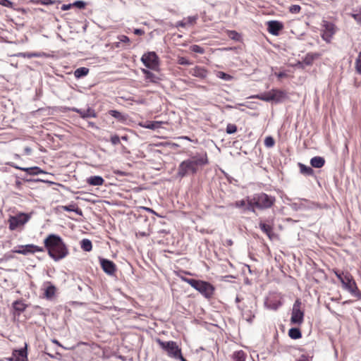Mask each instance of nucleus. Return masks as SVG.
<instances>
[{
  "instance_id": "obj_9",
  "label": "nucleus",
  "mask_w": 361,
  "mask_h": 361,
  "mask_svg": "<svg viewBox=\"0 0 361 361\" xmlns=\"http://www.w3.org/2000/svg\"><path fill=\"white\" fill-rule=\"evenodd\" d=\"M22 249L20 250H13L12 252L15 253H18L21 255H26L27 254H33L37 252H44V247H39L37 245L33 244H28L25 245L20 246Z\"/></svg>"
},
{
  "instance_id": "obj_55",
  "label": "nucleus",
  "mask_w": 361,
  "mask_h": 361,
  "mask_svg": "<svg viewBox=\"0 0 361 361\" xmlns=\"http://www.w3.org/2000/svg\"><path fill=\"white\" fill-rule=\"evenodd\" d=\"M197 19V16H188L187 18V22H185L186 25L187 24L192 25V24L195 23Z\"/></svg>"
},
{
  "instance_id": "obj_47",
  "label": "nucleus",
  "mask_w": 361,
  "mask_h": 361,
  "mask_svg": "<svg viewBox=\"0 0 361 361\" xmlns=\"http://www.w3.org/2000/svg\"><path fill=\"white\" fill-rule=\"evenodd\" d=\"M246 200H241L239 201H236L234 202L233 206L237 208H243V210L245 211Z\"/></svg>"
},
{
  "instance_id": "obj_32",
  "label": "nucleus",
  "mask_w": 361,
  "mask_h": 361,
  "mask_svg": "<svg viewBox=\"0 0 361 361\" xmlns=\"http://www.w3.org/2000/svg\"><path fill=\"white\" fill-rule=\"evenodd\" d=\"M255 208L257 207L253 203V196L251 198L247 197L246 200L245 211L255 212Z\"/></svg>"
},
{
  "instance_id": "obj_14",
  "label": "nucleus",
  "mask_w": 361,
  "mask_h": 361,
  "mask_svg": "<svg viewBox=\"0 0 361 361\" xmlns=\"http://www.w3.org/2000/svg\"><path fill=\"white\" fill-rule=\"evenodd\" d=\"M9 165L11 166L12 167L17 169H20L21 171H25L27 175H30V176H35V175H38L40 173L47 174V172L44 171L38 166H32V167H27V168L20 167V166L14 164L13 163L9 164Z\"/></svg>"
},
{
  "instance_id": "obj_3",
  "label": "nucleus",
  "mask_w": 361,
  "mask_h": 361,
  "mask_svg": "<svg viewBox=\"0 0 361 361\" xmlns=\"http://www.w3.org/2000/svg\"><path fill=\"white\" fill-rule=\"evenodd\" d=\"M193 288L200 293L205 298L211 299L215 291V287L210 283L195 279L183 278Z\"/></svg>"
},
{
  "instance_id": "obj_62",
  "label": "nucleus",
  "mask_w": 361,
  "mask_h": 361,
  "mask_svg": "<svg viewBox=\"0 0 361 361\" xmlns=\"http://www.w3.org/2000/svg\"><path fill=\"white\" fill-rule=\"evenodd\" d=\"M114 173L115 174L119 175V176H125L126 173L119 170H115L114 171Z\"/></svg>"
},
{
  "instance_id": "obj_50",
  "label": "nucleus",
  "mask_w": 361,
  "mask_h": 361,
  "mask_svg": "<svg viewBox=\"0 0 361 361\" xmlns=\"http://www.w3.org/2000/svg\"><path fill=\"white\" fill-rule=\"evenodd\" d=\"M334 273L341 283L344 279L345 273L338 270H334Z\"/></svg>"
},
{
  "instance_id": "obj_44",
  "label": "nucleus",
  "mask_w": 361,
  "mask_h": 361,
  "mask_svg": "<svg viewBox=\"0 0 361 361\" xmlns=\"http://www.w3.org/2000/svg\"><path fill=\"white\" fill-rule=\"evenodd\" d=\"M228 36L235 41H240L241 37L240 35L235 30L230 31Z\"/></svg>"
},
{
  "instance_id": "obj_12",
  "label": "nucleus",
  "mask_w": 361,
  "mask_h": 361,
  "mask_svg": "<svg viewBox=\"0 0 361 361\" xmlns=\"http://www.w3.org/2000/svg\"><path fill=\"white\" fill-rule=\"evenodd\" d=\"M10 361H27V353L26 346L24 348L14 350L11 357L8 359Z\"/></svg>"
},
{
  "instance_id": "obj_51",
  "label": "nucleus",
  "mask_w": 361,
  "mask_h": 361,
  "mask_svg": "<svg viewBox=\"0 0 361 361\" xmlns=\"http://www.w3.org/2000/svg\"><path fill=\"white\" fill-rule=\"evenodd\" d=\"M178 63L180 65L188 66L190 65L191 63L188 59H187L185 57H179L178 59Z\"/></svg>"
},
{
  "instance_id": "obj_37",
  "label": "nucleus",
  "mask_w": 361,
  "mask_h": 361,
  "mask_svg": "<svg viewBox=\"0 0 361 361\" xmlns=\"http://www.w3.org/2000/svg\"><path fill=\"white\" fill-rule=\"evenodd\" d=\"M355 70L358 74L361 75V51L355 60Z\"/></svg>"
},
{
  "instance_id": "obj_26",
  "label": "nucleus",
  "mask_w": 361,
  "mask_h": 361,
  "mask_svg": "<svg viewBox=\"0 0 361 361\" xmlns=\"http://www.w3.org/2000/svg\"><path fill=\"white\" fill-rule=\"evenodd\" d=\"M80 115L82 118H89L97 117V114H96L95 111L90 107H89L86 110L82 109L81 112H80Z\"/></svg>"
},
{
  "instance_id": "obj_31",
  "label": "nucleus",
  "mask_w": 361,
  "mask_h": 361,
  "mask_svg": "<svg viewBox=\"0 0 361 361\" xmlns=\"http://www.w3.org/2000/svg\"><path fill=\"white\" fill-rule=\"evenodd\" d=\"M81 248L85 252H90L92 249V244L90 240L85 238L80 242Z\"/></svg>"
},
{
  "instance_id": "obj_35",
  "label": "nucleus",
  "mask_w": 361,
  "mask_h": 361,
  "mask_svg": "<svg viewBox=\"0 0 361 361\" xmlns=\"http://www.w3.org/2000/svg\"><path fill=\"white\" fill-rule=\"evenodd\" d=\"M216 75L217 78L225 81H231L233 79V77L232 75L223 71H217Z\"/></svg>"
},
{
  "instance_id": "obj_46",
  "label": "nucleus",
  "mask_w": 361,
  "mask_h": 361,
  "mask_svg": "<svg viewBox=\"0 0 361 361\" xmlns=\"http://www.w3.org/2000/svg\"><path fill=\"white\" fill-rule=\"evenodd\" d=\"M351 16L361 25V10L354 12L351 14Z\"/></svg>"
},
{
  "instance_id": "obj_28",
  "label": "nucleus",
  "mask_w": 361,
  "mask_h": 361,
  "mask_svg": "<svg viewBox=\"0 0 361 361\" xmlns=\"http://www.w3.org/2000/svg\"><path fill=\"white\" fill-rule=\"evenodd\" d=\"M300 173L305 176H313L314 172L312 167L307 166L303 164H298Z\"/></svg>"
},
{
  "instance_id": "obj_54",
  "label": "nucleus",
  "mask_w": 361,
  "mask_h": 361,
  "mask_svg": "<svg viewBox=\"0 0 361 361\" xmlns=\"http://www.w3.org/2000/svg\"><path fill=\"white\" fill-rule=\"evenodd\" d=\"M37 2L42 5H51L54 4L56 1L54 0H37Z\"/></svg>"
},
{
  "instance_id": "obj_25",
  "label": "nucleus",
  "mask_w": 361,
  "mask_h": 361,
  "mask_svg": "<svg viewBox=\"0 0 361 361\" xmlns=\"http://www.w3.org/2000/svg\"><path fill=\"white\" fill-rule=\"evenodd\" d=\"M288 336L290 338L297 340L302 338V332L299 328L293 327L289 329Z\"/></svg>"
},
{
  "instance_id": "obj_43",
  "label": "nucleus",
  "mask_w": 361,
  "mask_h": 361,
  "mask_svg": "<svg viewBox=\"0 0 361 361\" xmlns=\"http://www.w3.org/2000/svg\"><path fill=\"white\" fill-rule=\"evenodd\" d=\"M86 2L82 0L75 1L72 4L73 6L79 9H84L86 6Z\"/></svg>"
},
{
  "instance_id": "obj_2",
  "label": "nucleus",
  "mask_w": 361,
  "mask_h": 361,
  "mask_svg": "<svg viewBox=\"0 0 361 361\" xmlns=\"http://www.w3.org/2000/svg\"><path fill=\"white\" fill-rule=\"evenodd\" d=\"M208 163L207 154L204 155L193 156L190 159L183 161L178 166L177 176L183 178L190 173L195 174L197 173L198 166H202Z\"/></svg>"
},
{
  "instance_id": "obj_30",
  "label": "nucleus",
  "mask_w": 361,
  "mask_h": 361,
  "mask_svg": "<svg viewBox=\"0 0 361 361\" xmlns=\"http://www.w3.org/2000/svg\"><path fill=\"white\" fill-rule=\"evenodd\" d=\"M88 73H89V68H87L86 67H80V68H77L74 71V76L76 78H80L84 76H86L88 74Z\"/></svg>"
},
{
  "instance_id": "obj_34",
  "label": "nucleus",
  "mask_w": 361,
  "mask_h": 361,
  "mask_svg": "<svg viewBox=\"0 0 361 361\" xmlns=\"http://www.w3.org/2000/svg\"><path fill=\"white\" fill-rule=\"evenodd\" d=\"M142 73L145 74V78L151 82H155L158 79L157 77L151 71L147 69H142Z\"/></svg>"
},
{
  "instance_id": "obj_20",
  "label": "nucleus",
  "mask_w": 361,
  "mask_h": 361,
  "mask_svg": "<svg viewBox=\"0 0 361 361\" xmlns=\"http://www.w3.org/2000/svg\"><path fill=\"white\" fill-rule=\"evenodd\" d=\"M310 164L312 167L320 169L325 164V159L322 157H314L310 159Z\"/></svg>"
},
{
  "instance_id": "obj_45",
  "label": "nucleus",
  "mask_w": 361,
  "mask_h": 361,
  "mask_svg": "<svg viewBox=\"0 0 361 361\" xmlns=\"http://www.w3.org/2000/svg\"><path fill=\"white\" fill-rule=\"evenodd\" d=\"M23 180L25 182H28V183H37V182H44V183H53L52 182H50V181H47V180H42V179H39V178H23Z\"/></svg>"
},
{
  "instance_id": "obj_24",
  "label": "nucleus",
  "mask_w": 361,
  "mask_h": 361,
  "mask_svg": "<svg viewBox=\"0 0 361 361\" xmlns=\"http://www.w3.org/2000/svg\"><path fill=\"white\" fill-rule=\"evenodd\" d=\"M252 97L253 98L259 99L260 100H262V101H264V102H273V97H272L271 91V90L269 91V92H264V93H261V94L255 95Z\"/></svg>"
},
{
  "instance_id": "obj_39",
  "label": "nucleus",
  "mask_w": 361,
  "mask_h": 361,
  "mask_svg": "<svg viewBox=\"0 0 361 361\" xmlns=\"http://www.w3.org/2000/svg\"><path fill=\"white\" fill-rule=\"evenodd\" d=\"M17 56H22V57H27V58H29V59H31V58H33V57H39L40 56V54L39 53H29V52H26V53H18V54H16Z\"/></svg>"
},
{
  "instance_id": "obj_6",
  "label": "nucleus",
  "mask_w": 361,
  "mask_h": 361,
  "mask_svg": "<svg viewBox=\"0 0 361 361\" xmlns=\"http://www.w3.org/2000/svg\"><path fill=\"white\" fill-rule=\"evenodd\" d=\"M141 61L148 68L156 70L159 66V59L154 51L145 53L141 57Z\"/></svg>"
},
{
  "instance_id": "obj_17",
  "label": "nucleus",
  "mask_w": 361,
  "mask_h": 361,
  "mask_svg": "<svg viewBox=\"0 0 361 361\" xmlns=\"http://www.w3.org/2000/svg\"><path fill=\"white\" fill-rule=\"evenodd\" d=\"M190 73L192 76L204 79L207 75V71L203 67L197 66L190 71Z\"/></svg>"
},
{
  "instance_id": "obj_48",
  "label": "nucleus",
  "mask_w": 361,
  "mask_h": 361,
  "mask_svg": "<svg viewBox=\"0 0 361 361\" xmlns=\"http://www.w3.org/2000/svg\"><path fill=\"white\" fill-rule=\"evenodd\" d=\"M353 295L356 297L357 299L361 300V292L356 286L355 288H353L352 291H349Z\"/></svg>"
},
{
  "instance_id": "obj_52",
  "label": "nucleus",
  "mask_w": 361,
  "mask_h": 361,
  "mask_svg": "<svg viewBox=\"0 0 361 361\" xmlns=\"http://www.w3.org/2000/svg\"><path fill=\"white\" fill-rule=\"evenodd\" d=\"M0 4L7 8L13 7V3L9 0H0Z\"/></svg>"
},
{
  "instance_id": "obj_16",
  "label": "nucleus",
  "mask_w": 361,
  "mask_h": 361,
  "mask_svg": "<svg viewBox=\"0 0 361 361\" xmlns=\"http://www.w3.org/2000/svg\"><path fill=\"white\" fill-rule=\"evenodd\" d=\"M322 25L325 29V33L323 35L322 37L324 39L329 42V40L325 38V35L329 38L332 37V36L336 33L335 25L331 22L324 20Z\"/></svg>"
},
{
  "instance_id": "obj_11",
  "label": "nucleus",
  "mask_w": 361,
  "mask_h": 361,
  "mask_svg": "<svg viewBox=\"0 0 361 361\" xmlns=\"http://www.w3.org/2000/svg\"><path fill=\"white\" fill-rule=\"evenodd\" d=\"M283 28L282 23L277 20H270L267 22V30L273 35L278 36Z\"/></svg>"
},
{
  "instance_id": "obj_33",
  "label": "nucleus",
  "mask_w": 361,
  "mask_h": 361,
  "mask_svg": "<svg viewBox=\"0 0 361 361\" xmlns=\"http://www.w3.org/2000/svg\"><path fill=\"white\" fill-rule=\"evenodd\" d=\"M245 358L246 354L243 350L236 351L233 355V361H245Z\"/></svg>"
},
{
  "instance_id": "obj_57",
  "label": "nucleus",
  "mask_w": 361,
  "mask_h": 361,
  "mask_svg": "<svg viewBox=\"0 0 361 361\" xmlns=\"http://www.w3.org/2000/svg\"><path fill=\"white\" fill-rule=\"evenodd\" d=\"M134 34L137 35H142L145 34V32L142 29L137 28L134 30Z\"/></svg>"
},
{
  "instance_id": "obj_21",
  "label": "nucleus",
  "mask_w": 361,
  "mask_h": 361,
  "mask_svg": "<svg viewBox=\"0 0 361 361\" xmlns=\"http://www.w3.org/2000/svg\"><path fill=\"white\" fill-rule=\"evenodd\" d=\"M104 180L102 176H92L87 179V183L90 185L99 186L103 185Z\"/></svg>"
},
{
  "instance_id": "obj_7",
  "label": "nucleus",
  "mask_w": 361,
  "mask_h": 361,
  "mask_svg": "<svg viewBox=\"0 0 361 361\" xmlns=\"http://www.w3.org/2000/svg\"><path fill=\"white\" fill-rule=\"evenodd\" d=\"M30 219V215L25 213H20L16 216H10L8 219L9 229L16 230L18 227L23 226Z\"/></svg>"
},
{
  "instance_id": "obj_58",
  "label": "nucleus",
  "mask_w": 361,
  "mask_h": 361,
  "mask_svg": "<svg viewBox=\"0 0 361 361\" xmlns=\"http://www.w3.org/2000/svg\"><path fill=\"white\" fill-rule=\"evenodd\" d=\"M186 26V23L184 20L178 21L176 23V27H185Z\"/></svg>"
},
{
  "instance_id": "obj_63",
  "label": "nucleus",
  "mask_w": 361,
  "mask_h": 361,
  "mask_svg": "<svg viewBox=\"0 0 361 361\" xmlns=\"http://www.w3.org/2000/svg\"><path fill=\"white\" fill-rule=\"evenodd\" d=\"M71 111L78 113L80 114V112H81L82 109H78L75 107H73L71 109Z\"/></svg>"
},
{
  "instance_id": "obj_23",
  "label": "nucleus",
  "mask_w": 361,
  "mask_h": 361,
  "mask_svg": "<svg viewBox=\"0 0 361 361\" xmlns=\"http://www.w3.org/2000/svg\"><path fill=\"white\" fill-rule=\"evenodd\" d=\"M56 290V288L55 286H54L50 282H49L48 286L44 290V297L47 299L52 298L54 297V295H55Z\"/></svg>"
},
{
  "instance_id": "obj_53",
  "label": "nucleus",
  "mask_w": 361,
  "mask_h": 361,
  "mask_svg": "<svg viewBox=\"0 0 361 361\" xmlns=\"http://www.w3.org/2000/svg\"><path fill=\"white\" fill-rule=\"evenodd\" d=\"M300 6L299 5H292L290 7V9L289 11L292 13H298L300 11Z\"/></svg>"
},
{
  "instance_id": "obj_40",
  "label": "nucleus",
  "mask_w": 361,
  "mask_h": 361,
  "mask_svg": "<svg viewBox=\"0 0 361 361\" xmlns=\"http://www.w3.org/2000/svg\"><path fill=\"white\" fill-rule=\"evenodd\" d=\"M275 145V140L271 136H267L264 139V145L267 147L271 148Z\"/></svg>"
},
{
  "instance_id": "obj_4",
  "label": "nucleus",
  "mask_w": 361,
  "mask_h": 361,
  "mask_svg": "<svg viewBox=\"0 0 361 361\" xmlns=\"http://www.w3.org/2000/svg\"><path fill=\"white\" fill-rule=\"evenodd\" d=\"M275 202V197L264 192L256 193L253 195V203L257 209L261 210L271 208Z\"/></svg>"
},
{
  "instance_id": "obj_27",
  "label": "nucleus",
  "mask_w": 361,
  "mask_h": 361,
  "mask_svg": "<svg viewBox=\"0 0 361 361\" xmlns=\"http://www.w3.org/2000/svg\"><path fill=\"white\" fill-rule=\"evenodd\" d=\"M27 305L24 304L21 300H16L13 303V307L19 315L20 313L25 310Z\"/></svg>"
},
{
  "instance_id": "obj_59",
  "label": "nucleus",
  "mask_w": 361,
  "mask_h": 361,
  "mask_svg": "<svg viewBox=\"0 0 361 361\" xmlns=\"http://www.w3.org/2000/svg\"><path fill=\"white\" fill-rule=\"evenodd\" d=\"M71 7H73L72 4H63V5L61 6V10H62V11H67V10L70 9Z\"/></svg>"
},
{
  "instance_id": "obj_60",
  "label": "nucleus",
  "mask_w": 361,
  "mask_h": 361,
  "mask_svg": "<svg viewBox=\"0 0 361 361\" xmlns=\"http://www.w3.org/2000/svg\"><path fill=\"white\" fill-rule=\"evenodd\" d=\"M175 359L179 360L180 361H187V360L182 355L181 352L179 353V355Z\"/></svg>"
},
{
  "instance_id": "obj_22",
  "label": "nucleus",
  "mask_w": 361,
  "mask_h": 361,
  "mask_svg": "<svg viewBox=\"0 0 361 361\" xmlns=\"http://www.w3.org/2000/svg\"><path fill=\"white\" fill-rule=\"evenodd\" d=\"M161 123V121H146L144 123H140V126L147 129L155 130L159 128Z\"/></svg>"
},
{
  "instance_id": "obj_56",
  "label": "nucleus",
  "mask_w": 361,
  "mask_h": 361,
  "mask_svg": "<svg viewBox=\"0 0 361 361\" xmlns=\"http://www.w3.org/2000/svg\"><path fill=\"white\" fill-rule=\"evenodd\" d=\"M118 39L121 42H125L126 43V42H130L129 37L126 36V35H120V36L118 37Z\"/></svg>"
},
{
  "instance_id": "obj_38",
  "label": "nucleus",
  "mask_w": 361,
  "mask_h": 361,
  "mask_svg": "<svg viewBox=\"0 0 361 361\" xmlns=\"http://www.w3.org/2000/svg\"><path fill=\"white\" fill-rule=\"evenodd\" d=\"M190 49L195 53L202 54L204 53V49L199 45L193 44L191 45Z\"/></svg>"
},
{
  "instance_id": "obj_15",
  "label": "nucleus",
  "mask_w": 361,
  "mask_h": 361,
  "mask_svg": "<svg viewBox=\"0 0 361 361\" xmlns=\"http://www.w3.org/2000/svg\"><path fill=\"white\" fill-rule=\"evenodd\" d=\"M341 283L343 288L348 292L352 291L353 288H355L357 285L352 275L348 272H345L344 279Z\"/></svg>"
},
{
  "instance_id": "obj_10",
  "label": "nucleus",
  "mask_w": 361,
  "mask_h": 361,
  "mask_svg": "<svg viewBox=\"0 0 361 361\" xmlns=\"http://www.w3.org/2000/svg\"><path fill=\"white\" fill-rule=\"evenodd\" d=\"M100 265L108 275L113 276L116 271V266L111 260L99 257Z\"/></svg>"
},
{
  "instance_id": "obj_41",
  "label": "nucleus",
  "mask_w": 361,
  "mask_h": 361,
  "mask_svg": "<svg viewBox=\"0 0 361 361\" xmlns=\"http://www.w3.org/2000/svg\"><path fill=\"white\" fill-rule=\"evenodd\" d=\"M237 126L235 124L228 123L226 126V132L228 134H233L237 132Z\"/></svg>"
},
{
  "instance_id": "obj_49",
  "label": "nucleus",
  "mask_w": 361,
  "mask_h": 361,
  "mask_svg": "<svg viewBox=\"0 0 361 361\" xmlns=\"http://www.w3.org/2000/svg\"><path fill=\"white\" fill-rule=\"evenodd\" d=\"M110 141L112 145H116L120 143L121 138L118 135H114L111 137Z\"/></svg>"
},
{
  "instance_id": "obj_29",
  "label": "nucleus",
  "mask_w": 361,
  "mask_h": 361,
  "mask_svg": "<svg viewBox=\"0 0 361 361\" xmlns=\"http://www.w3.org/2000/svg\"><path fill=\"white\" fill-rule=\"evenodd\" d=\"M61 208L63 209V210H64L66 212H74L80 216L82 215V210L80 208H78V207H76L75 204H69V205L62 206Z\"/></svg>"
},
{
  "instance_id": "obj_61",
  "label": "nucleus",
  "mask_w": 361,
  "mask_h": 361,
  "mask_svg": "<svg viewBox=\"0 0 361 361\" xmlns=\"http://www.w3.org/2000/svg\"><path fill=\"white\" fill-rule=\"evenodd\" d=\"M84 288H90V287L87 285V284H83V286H80V285H78V289L79 291H82Z\"/></svg>"
},
{
  "instance_id": "obj_5",
  "label": "nucleus",
  "mask_w": 361,
  "mask_h": 361,
  "mask_svg": "<svg viewBox=\"0 0 361 361\" xmlns=\"http://www.w3.org/2000/svg\"><path fill=\"white\" fill-rule=\"evenodd\" d=\"M156 342L159 344L160 348L172 358L175 359L181 352V348L175 341H164L160 338H157Z\"/></svg>"
},
{
  "instance_id": "obj_18",
  "label": "nucleus",
  "mask_w": 361,
  "mask_h": 361,
  "mask_svg": "<svg viewBox=\"0 0 361 361\" xmlns=\"http://www.w3.org/2000/svg\"><path fill=\"white\" fill-rule=\"evenodd\" d=\"M259 226L260 229L269 237L270 240H272L274 233H273V228L271 226L267 224L262 221H260L259 224Z\"/></svg>"
},
{
  "instance_id": "obj_1",
  "label": "nucleus",
  "mask_w": 361,
  "mask_h": 361,
  "mask_svg": "<svg viewBox=\"0 0 361 361\" xmlns=\"http://www.w3.org/2000/svg\"><path fill=\"white\" fill-rule=\"evenodd\" d=\"M44 247L54 261H59L68 255V250L62 238L56 234L49 235L44 240Z\"/></svg>"
},
{
  "instance_id": "obj_8",
  "label": "nucleus",
  "mask_w": 361,
  "mask_h": 361,
  "mask_svg": "<svg viewBox=\"0 0 361 361\" xmlns=\"http://www.w3.org/2000/svg\"><path fill=\"white\" fill-rule=\"evenodd\" d=\"M301 302L300 300H296L293 304L290 322L293 324L300 325L304 320V312L300 310Z\"/></svg>"
},
{
  "instance_id": "obj_19",
  "label": "nucleus",
  "mask_w": 361,
  "mask_h": 361,
  "mask_svg": "<svg viewBox=\"0 0 361 361\" xmlns=\"http://www.w3.org/2000/svg\"><path fill=\"white\" fill-rule=\"evenodd\" d=\"M321 56V54L319 53H308L306 54L305 58L302 60V62L307 66H311L313 63V61Z\"/></svg>"
},
{
  "instance_id": "obj_64",
  "label": "nucleus",
  "mask_w": 361,
  "mask_h": 361,
  "mask_svg": "<svg viewBox=\"0 0 361 361\" xmlns=\"http://www.w3.org/2000/svg\"><path fill=\"white\" fill-rule=\"evenodd\" d=\"M297 361H308V359L307 357L305 356H302L300 359H299Z\"/></svg>"
},
{
  "instance_id": "obj_13",
  "label": "nucleus",
  "mask_w": 361,
  "mask_h": 361,
  "mask_svg": "<svg viewBox=\"0 0 361 361\" xmlns=\"http://www.w3.org/2000/svg\"><path fill=\"white\" fill-rule=\"evenodd\" d=\"M271 91L273 97V102L275 104L282 103L288 97L287 92L284 90L272 89Z\"/></svg>"
},
{
  "instance_id": "obj_42",
  "label": "nucleus",
  "mask_w": 361,
  "mask_h": 361,
  "mask_svg": "<svg viewBox=\"0 0 361 361\" xmlns=\"http://www.w3.org/2000/svg\"><path fill=\"white\" fill-rule=\"evenodd\" d=\"M243 316L249 323H251L252 322L253 318L255 317V314H252L251 311L244 312L243 313Z\"/></svg>"
},
{
  "instance_id": "obj_36",
  "label": "nucleus",
  "mask_w": 361,
  "mask_h": 361,
  "mask_svg": "<svg viewBox=\"0 0 361 361\" xmlns=\"http://www.w3.org/2000/svg\"><path fill=\"white\" fill-rule=\"evenodd\" d=\"M109 114L118 121H124L126 119L125 116L117 110H110L109 111Z\"/></svg>"
}]
</instances>
